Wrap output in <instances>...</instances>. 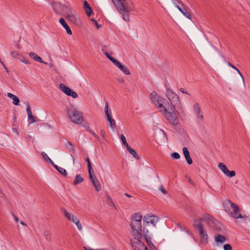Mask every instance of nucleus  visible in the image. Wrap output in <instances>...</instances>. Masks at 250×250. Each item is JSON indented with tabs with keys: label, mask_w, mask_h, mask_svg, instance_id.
<instances>
[{
	"label": "nucleus",
	"mask_w": 250,
	"mask_h": 250,
	"mask_svg": "<svg viewBox=\"0 0 250 250\" xmlns=\"http://www.w3.org/2000/svg\"><path fill=\"white\" fill-rule=\"evenodd\" d=\"M142 215L141 213H134L130 218V228L131 234L133 236H137L140 238H144L150 249L156 250V247L151 242V238L149 230L142 232Z\"/></svg>",
	"instance_id": "1"
},
{
	"label": "nucleus",
	"mask_w": 250,
	"mask_h": 250,
	"mask_svg": "<svg viewBox=\"0 0 250 250\" xmlns=\"http://www.w3.org/2000/svg\"><path fill=\"white\" fill-rule=\"evenodd\" d=\"M115 6L119 13L123 16V19L126 21H129V12L133 11L134 6L131 1L128 0H112Z\"/></svg>",
	"instance_id": "2"
},
{
	"label": "nucleus",
	"mask_w": 250,
	"mask_h": 250,
	"mask_svg": "<svg viewBox=\"0 0 250 250\" xmlns=\"http://www.w3.org/2000/svg\"><path fill=\"white\" fill-rule=\"evenodd\" d=\"M173 108L168 102H167V104L160 109V111L163 113L164 116L170 124L176 126L179 124V120Z\"/></svg>",
	"instance_id": "3"
},
{
	"label": "nucleus",
	"mask_w": 250,
	"mask_h": 250,
	"mask_svg": "<svg viewBox=\"0 0 250 250\" xmlns=\"http://www.w3.org/2000/svg\"><path fill=\"white\" fill-rule=\"evenodd\" d=\"M65 111L70 121L76 124H81L83 121V114L73 105L70 104L65 108Z\"/></svg>",
	"instance_id": "4"
},
{
	"label": "nucleus",
	"mask_w": 250,
	"mask_h": 250,
	"mask_svg": "<svg viewBox=\"0 0 250 250\" xmlns=\"http://www.w3.org/2000/svg\"><path fill=\"white\" fill-rule=\"evenodd\" d=\"M166 94L167 97L170 102L171 106L174 108L177 113L179 115L181 113L183 112L182 105L177 95L169 88L167 89Z\"/></svg>",
	"instance_id": "5"
},
{
	"label": "nucleus",
	"mask_w": 250,
	"mask_h": 250,
	"mask_svg": "<svg viewBox=\"0 0 250 250\" xmlns=\"http://www.w3.org/2000/svg\"><path fill=\"white\" fill-rule=\"evenodd\" d=\"M225 210L228 213H231V216L235 219L244 218L241 214H238L239 208L237 205L232 203L229 200L226 201L223 204Z\"/></svg>",
	"instance_id": "6"
},
{
	"label": "nucleus",
	"mask_w": 250,
	"mask_h": 250,
	"mask_svg": "<svg viewBox=\"0 0 250 250\" xmlns=\"http://www.w3.org/2000/svg\"><path fill=\"white\" fill-rule=\"evenodd\" d=\"M205 222L212 229L217 231L222 230L221 225L220 222L208 213H205Z\"/></svg>",
	"instance_id": "7"
},
{
	"label": "nucleus",
	"mask_w": 250,
	"mask_h": 250,
	"mask_svg": "<svg viewBox=\"0 0 250 250\" xmlns=\"http://www.w3.org/2000/svg\"><path fill=\"white\" fill-rule=\"evenodd\" d=\"M150 98L152 103L157 105L160 109L163 108L168 102L166 99L161 98L155 91L150 93Z\"/></svg>",
	"instance_id": "8"
},
{
	"label": "nucleus",
	"mask_w": 250,
	"mask_h": 250,
	"mask_svg": "<svg viewBox=\"0 0 250 250\" xmlns=\"http://www.w3.org/2000/svg\"><path fill=\"white\" fill-rule=\"evenodd\" d=\"M52 6L54 11L57 14L62 15L63 13H66L65 17L67 18L70 16L71 11L67 6L57 2H52Z\"/></svg>",
	"instance_id": "9"
},
{
	"label": "nucleus",
	"mask_w": 250,
	"mask_h": 250,
	"mask_svg": "<svg viewBox=\"0 0 250 250\" xmlns=\"http://www.w3.org/2000/svg\"><path fill=\"white\" fill-rule=\"evenodd\" d=\"M59 87L60 89L64 92L66 95L68 96H71L73 98H76L78 97V94L75 91H74L72 89L66 86L65 84L63 83H61L59 85Z\"/></svg>",
	"instance_id": "10"
},
{
	"label": "nucleus",
	"mask_w": 250,
	"mask_h": 250,
	"mask_svg": "<svg viewBox=\"0 0 250 250\" xmlns=\"http://www.w3.org/2000/svg\"><path fill=\"white\" fill-rule=\"evenodd\" d=\"M178 2L181 6L176 5V7L186 17L191 20V17L190 13L188 11V8L184 4L181 0H178Z\"/></svg>",
	"instance_id": "11"
},
{
	"label": "nucleus",
	"mask_w": 250,
	"mask_h": 250,
	"mask_svg": "<svg viewBox=\"0 0 250 250\" xmlns=\"http://www.w3.org/2000/svg\"><path fill=\"white\" fill-rule=\"evenodd\" d=\"M89 179L91 181L93 185L97 191H99L101 190V185L99 183L97 177H96L94 172L88 173Z\"/></svg>",
	"instance_id": "12"
},
{
	"label": "nucleus",
	"mask_w": 250,
	"mask_h": 250,
	"mask_svg": "<svg viewBox=\"0 0 250 250\" xmlns=\"http://www.w3.org/2000/svg\"><path fill=\"white\" fill-rule=\"evenodd\" d=\"M218 168L223 172L225 175L229 177H232L235 175L236 173L235 171H229L224 163H220L218 164Z\"/></svg>",
	"instance_id": "13"
},
{
	"label": "nucleus",
	"mask_w": 250,
	"mask_h": 250,
	"mask_svg": "<svg viewBox=\"0 0 250 250\" xmlns=\"http://www.w3.org/2000/svg\"><path fill=\"white\" fill-rule=\"evenodd\" d=\"M152 215L150 214H148L144 216L143 218V228H142V232L145 231V230H149V229L151 230V228L150 227L149 221H150L151 219L152 218Z\"/></svg>",
	"instance_id": "14"
},
{
	"label": "nucleus",
	"mask_w": 250,
	"mask_h": 250,
	"mask_svg": "<svg viewBox=\"0 0 250 250\" xmlns=\"http://www.w3.org/2000/svg\"><path fill=\"white\" fill-rule=\"evenodd\" d=\"M83 8L88 17H90L93 13V9L86 0L83 1Z\"/></svg>",
	"instance_id": "15"
},
{
	"label": "nucleus",
	"mask_w": 250,
	"mask_h": 250,
	"mask_svg": "<svg viewBox=\"0 0 250 250\" xmlns=\"http://www.w3.org/2000/svg\"><path fill=\"white\" fill-rule=\"evenodd\" d=\"M27 108H26V111L28 114V118L29 119L31 120V121L30 122L29 124H32L35 123L36 120V117H35L32 113V111L31 110L30 104L28 103L26 104Z\"/></svg>",
	"instance_id": "16"
},
{
	"label": "nucleus",
	"mask_w": 250,
	"mask_h": 250,
	"mask_svg": "<svg viewBox=\"0 0 250 250\" xmlns=\"http://www.w3.org/2000/svg\"><path fill=\"white\" fill-rule=\"evenodd\" d=\"M183 154L185 156V159L188 165H191L193 163L192 160L190 157L189 152L187 147H184L183 148Z\"/></svg>",
	"instance_id": "17"
},
{
	"label": "nucleus",
	"mask_w": 250,
	"mask_h": 250,
	"mask_svg": "<svg viewBox=\"0 0 250 250\" xmlns=\"http://www.w3.org/2000/svg\"><path fill=\"white\" fill-rule=\"evenodd\" d=\"M193 110L196 113L197 118L200 120H203V115L201 113V108L198 103H195L193 105Z\"/></svg>",
	"instance_id": "18"
},
{
	"label": "nucleus",
	"mask_w": 250,
	"mask_h": 250,
	"mask_svg": "<svg viewBox=\"0 0 250 250\" xmlns=\"http://www.w3.org/2000/svg\"><path fill=\"white\" fill-rule=\"evenodd\" d=\"M60 23L62 25V26L64 27V28L66 30L67 33L68 35L72 34V31L68 25L67 23L66 22L65 20L63 18H61L59 20Z\"/></svg>",
	"instance_id": "19"
},
{
	"label": "nucleus",
	"mask_w": 250,
	"mask_h": 250,
	"mask_svg": "<svg viewBox=\"0 0 250 250\" xmlns=\"http://www.w3.org/2000/svg\"><path fill=\"white\" fill-rule=\"evenodd\" d=\"M29 56L32 59H33L34 60H35L36 62L43 63L45 64H47V62H43L42 61V59L39 56H38L36 53H35L34 52H30Z\"/></svg>",
	"instance_id": "20"
},
{
	"label": "nucleus",
	"mask_w": 250,
	"mask_h": 250,
	"mask_svg": "<svg viewBox=\"0 0 250 250\" xmlns=\"http://www.w3.org/2000/svg\"><path fill=\"white\" fill-rule=\"evenodd\" d=\"M125 75H128L130 74V71L128 69L127 67L125 65H123L119 62V63L116 65Z\"/></svg>",
	"instance_id": "21"
},
{
	"label": "nucleus",
	"mask_w": 250,
	"mask_h": 250,
	"mask_svg": "<svg viewBox=\"0 0 250 250\" xmlns=\"http://www.w3.org/2000/svg\"><path fill=\"white\" fill-rule=\"evenodd\" d=\"M227 240V238L225 236L222 235L221 234H217L215 236V241L216 243H224Z\"/></svg>",
	"instance_id": "22"
},
{
	"label": "nucleus",
	"mask_w": 250,
	"mask_h": 250,
	"mask_svg": "<svg viewBox=\"0 0 250 250\" xmlns=\"http://www.w3.org/2000/svg\"><path fill=\"white\" fill-rule=\"evenodd\" d=\"M108 121V125L112 129H114L116 127V123L114 119L112 118V115L107 117Z\"/></svg>",
	"instance_id": "23"
},
{
	"label": "nucleus",
	"mask_w": 250,
	"mask_h": 250,
	"mask_svg": "<svg viewBox=\"0 0 250 250\" xmlns=\"http://www.w3.org/2000/svg\"><path fill=\"white\" fill-rule=\"evenodd\" d=\"M194 227L198 229V232L200 237L207 232L205 230L202 223L195 224Z\"/></svg>",
	"instance_id": "24"
},
{
	"label": "nucleus",
	"mask_w": 250,
	"mask_h": 250,
	"mask_svg": "<svg viewBox=\"0 0 250 250\" xmlns=\"http://www.w3.org/2000/svg\"><path fill=\"white\" fill-rule=\"evenodd\" d=\"M53 167L63 176L66 177L67 176V173L64 168L60 167L57 165H55V164L53 166Z\"/></svg>",
	"instance_id": "25"
},
{
	"label": "nucleus",
	"mask_w": 250,
	"mask_h": 250,
	"mask_svg": "<svg viewBox=\"0 0 250 250\" xmlns=\"http://www.w3.org/2000/svg\"><path fill=\"white\" fill-rule=\"evenodd\" d=\"M83 180V178L81 176L80 174H77L76 175L75 179L73 182V185L76 186L80 183H82Z\"/></svg>",
	"instance_id": "26"
},
{
	"label": "nucleus",
	"mask_w": 250,
	"mask_h": 250,
	"mask_svg": "<svg viewBox=\"0 0 250 250\" xmlns=\"http://www.w3.org/2000/svg\"><path fill=\"white\" fill-rule=\"evenodd\" d=\"M129 153L133 156V157L137 160L139 159V155L136 153V151L131 147L129 146L126 147Z\"/></svg>",
	"instance_id": "27"
},
{
	"label": "nucleus",
	"mask_w": 250,
	"mask_h": 250,
	"mask_svg": "<svg viewBox=\"0 0 250 250\" xmlns=\"http://www.w3.org/2000/svg\"><path fill=\"white\" fill-rule=\"evenodd\" d=\"M152 218L150 220V221H149V225L150 226L151 225V228L152 229H154L156 227V223L159 221V218L158 217L152 215Z\"/></svg>",
	"instance_id": "28"
},
{
	"label": "nucleus",
	"mask_w": 250,
	"mask_h": 250,
	"mask_svg": "<svg viewBox=\"0 0 250 250\" xmlns=\"http://www.w3.org/2000/svg\"><path fill=\"white\" fill-rule=\"evenodd\" d=\"M42 156L43 159L46 161V162L51 164L52 166L54 165V163L44 152H42Z\"/></svg>",
	"instance_id": "29"
},
{
	"label": "nucleus",
	"mask_w": 250,
	"mask_h": 250,
	"mask_svg": "<svg viewBox=\"0 0 250 250\" xmlns=\"http://www.w3.org/2000/svg\"><path fill=\"white\" fill-rule=\"evenodd\" d=\"M16 59L19 60L21 62L25 63V64H30V62L29 60H26L24 56H23L21 54H18V56L17 57Z\"/></svg>",
	"instance_id": "30"
},
{
	"label": "nucleus",
	"mask_w": 250,
	"mask_h": 250,
	"mask_svg": "<svg viewBox=\"0 0 250 250\" xmlns=\"http://www.w3.org/2000/svg\"><path fill=\"white\" fill-rule=\"evenodd\" d=\"M104 112L106 117L112 115L111 109L108 108V102H105L104 106Z\"/></svg>",
	"instance_id": "31"
},
{
	"label": "nucleus",
	"mask_w": 250,
	"mask_h": 250,
	"mask_svg": "<svg viewBox=\"0 0 250 250\" xmlns=\"http://www.w3.org/2000/svg\"><path fill=\"white\" fill-rule=\"evenodd\" d=\"M201 243L203 244H206L208 242V236L207 233H205L204 235L200 237Z\"/></svg>",
	"instance_id": "32"
},
{
	"label": "nucleus",
	"mask_w": 250,
	"mask_h": 250,
	"mask_svg": "<svg viewBox=\"0 0 250 250\" xmlns=\"http://www.w3.org/2000/svg\"><path fill=\"white\" fill-rule=\"evenodd\" d=\"M66 147L68 148L71 152L74 153L75 149L74 148V147L72 144L70 142L68 141L67 143L65 144Z\"/></svg>",
	"instance_id": "33"
},
{
	"label": "nucleus",
	"mask_w": 250,
	"mask_h": 250,
	"mask_svg": "<svg viewBox=\"0 0 250 250\" xmlns=\"http://www.w3.org/2000/svg\"><path fill=\"white\" fill-rule=\"evenodd\" d=\"M62 210L64 215V216L67 218L68 220H71V217L72 216V214L69 213L67 211V210L65 208H62Z\"/></svg>",
	"instance_id": "34"
},
{
	"label": "nucleus",
	"mask_w": 250,
	"mask_h": 250,
	"mask_svg": "<svg viewBox=\"0 0 250 250\" xmlns=\"http://www.w3.org/2000/svg\"><path fill=\"white\" fill-rule=\"evenodd\" d=\"M86 161L87 164V167H88V173H91L92 172H93L94 170L93 169L92 165L91 164L90 161L88 157H87L86 159Z\"/></svg>",
	"instance_id": "35"
},
{
	"label": "nucleus",
	"mask_w": 250,
	"mask_h": 250,
	"mask_svg": "<svg viewBox=\"0 0 250 250\" xmlns=\"http://www.w3.org/2000/svg\"><path fill=\"white\" fill-rule=\"evenodd\" d=\"M228 65L230 67H231V68H233L234 69H235L238 73V74L241 76V77H242V79H243V82L244 83V79L241 74V73L240 72V71H239V70L234 65H233L231 63H230V62H228Z\"/></svg>",
	"instance_id": "36"
},
{
	"label": "nucleus",
	"mask_w": 250,
	"mask_h": 250,
	"mask_svg": "<svg viewBox=\"0 0 250 250\" xmlns=\"http://www.w3.org/2000/svg\"><path fill=\"white\" fill-rule=\"evenodd\" d=\"M120 139L123 143V145L125 146V147H127L128 146H129L125 136L123 134H121Z\"/></svg>",
	"instance_id": "37"
},
{
	"label": "nucleus",
	"mask_w": 250,
	"mask_h": 250,
	"mask_svg": "<svg viewBox=\"0 0 250 250\" xmlns=\"http://www.w3.org/2000/svg\"><path fill=\"white\" fill-rule=\"evenodd\" d=\"M106 203L110 206L113 207L115 206L111 198L108 195L106 196Z\"/></svg>",
	"instance_id": "38"
},
{
	"label": "nucleus",
	"mask_w": 250,
	"mask_h": 250,
	"mask_svg": "<svg viewBox=\"0 0 250 250\" xmlns=\"http://www.w3.org/2000/svg\"><path fill=\"white\" fill-rule=\"evenodd\" d=\"M20 100L19 98L16 96V97L13 99V104L16 105H19Z\"/></svg>",
	"instance_id": "39"
},
{
	"label": "nucleus",
	"mask_w": 250,
	"mask_h": 250,
	"mask_svg": "<svg viewBox=\"0 0 250 250\" xmlns=\"http://www.w3.org/2000/svg\"><path fill=\"white\" fill-rule=\"evenodd\" d=\"M88 131L95 137V138L97 139L98 141L100 142V138L93 131H92V130H88Z\"/></svg>",
	"instance_id": "40"
},
{
	"label": "nucleus",
	"mask_w": 250,
	"mask_h": 250,
	"mask_svg": "<svg viewBox=\"0 0 250 250\" xmlns=\"http://www.w3.org/2000/svg\"><path fill=\"white\" fill-rule=\"evenodd\" d=\"M171 157L174 159H178L180 158V154L177 152H173L171 154Z\"/></svg>",
	"instance_id": "41"
},
{
	"label": "nucleus",
	"mask_w": 250,
	"mask_h": 250,
	"mask_svg": "<svg viewBox=\"0 0 250 250\" xmlns=\"http://www.w3.org/2000/svg\"><path fill=\"white\" fill-rule=\"evenodd\" d=\"M224 250H232V247L229 244H226L224 245Z\"/></svg>",
	"instance_id": "42"
},
{
	"label": "nucleus",
	"mask_w": 250,
	"mask_h": 250,
	"mask_svg": "<svg viewBox=\"0 0 250 250\" xmlns=\"http://www.w3.org/2000/svg\"><path fill=\"white\" fill-rule=\"evenodd\" d=\"M19 53L15 51H11V53H10V55L11 56L13 57V58H16L18 56Z\"/></svg>",
	"instance_id": "43"
},
{
	"label": "nucleus",
	"mask_w": 250,
	"mask_h": 250,
	"mask_svg": "<svg viewBox=\"0 0 250 250\" xmlns=\"http://www.w3.org/2000/svg\"><path fill=\"white\" fill-rule=\"evenodd\" d=\"M44 236L45 237V238H46L47 240H50V238H51V236L49 233L48 231H45L44 232Z\"/></svg>",
	"instance_id": "44"
},
{
	"label": "nucleus",
	"mask_w": 250,
	"mask_h": 250,
	"mask_svg": "<svg viewBox=\"0 0 250 250\" xmlns=\"http://www.w3.org/2000/svg\"><path fill=\"white\" fill-rule=\"evenodd\" d=\"M75 224L77 226V228L79 230H82L83 227H82V224H81L80 221L77 222Z\"/></svg>",
	"instance_id": "45"
},
{
	"label": "nucleus",
	"mask_w": 250,
	"mask_h": 250,
	"mask_svg": "<svg viewBox=\"0 0 250 250\" xmlns=\"http://www.w3.org/2000/svg\"><path fill=\"white\" fill-rule=\"evenodd\" d=\"M110 61L115 65L116 66L119 63V62L114 58L113 57L111 58Z\"/></svg>",
	"instance_id": "46"
},
{
	"label": "nucleus",
	"mask_w": 250,
	"mask_h": 250,
	"mask_svg": "<svg viewBox=\"0 0 250 250\" xmlns=\"http://www.w3.org/2000/svg\"><path fill=\"white\" fill-rule=\"evenodd\" d=\"M159 189L163 194H166L167 193V190L164 188L163 186H161Z\"/></svg>",
	"instance_id": "47"
},
{
	"label": "nucleus",
	"mask_w": 250,
	"mask_h": 250,
	"mask_svg": "<svg viewBox=\"0 0 250 250\" xmlns=\"http://www.w3.org/2000/svg\"><path fill=\"white\" fill-rule=\"evenodd\" d=\"M92 21L94 22V24H95L97 28H100L102 27V25L98 24L97 21L94 19H92Z\"/></svg>",
	"instance_id": "48"
},
{
	"label": "nucleus",
	"mask_w": 250,
	"mask_h": 250,
	"mask_svg": "<svg viewBox=\"0 0 250 250\" xmlns=\"http://www.w3.org/2000/svg\"><path fill=\"white\" fill-rule=\"evenodd\" d=\"M7 95L9 98L12 100L16 97V95L13 94L11 93H8Z\"/></svg>",
	"instance_id": "49"
},
{
	"label": "nucleus",
	"mask_w": 250,
	"mask_h": 250,
	"mask_svg": "<svg viewBox=\"0 0 250 250\" xmlns=\"http://www.w3.org/2000/svg\"><path fill=\"white\" fill-rule=\"evenodd\" d=\"M100 134H101V135L102 136V137L105 139V132L104 130H101L100 131Z\"/></svg>",
	"instance_id": "50"
},
{
	"label": "nucleus",
	"mask_w": 250,
	"mask_h": 250,
	"mask_svg": "<svg viewBox=\"0 0 250 250\" xmlns=\"http://www.w3.org/2000/svg\"><path fill=\"white\" fill-rule=\"evenodd\" d=\"M1 65H2V66L3 67V68L5 69V70H6V71L7 72V73H9V70L8 69V68L6 67V66H5V64L1 61H0Z\"/></svg>",
	"instance_id": "51"
},
{
	"label": "nucleus",
	"mask_w": 250,
	"mask_h": 250,
	"mask_svg": "<svg viewBox=\"0 0 250 250\" xmlns=\"http://www.w3.org/2000/svg\"><path fill=\"white\" fill-rule=\"evenodd\" d=\"M205 216V214H204L203 216L202 217H199L198 219H197V220H198V221L199 222H201L203 221H205V219L204 218V217Z\"/></svg>",
	"instance_id": "52"
},
{
	"label": "nucleus",
	"mask_w": 250,
	"mask_h": 250,
	"mask_svg": "<svg viewBox=\"0 0 250 250\" xmlns=\"http://www.w3.org/2000/svg\"><path fill=\"white\" fill-rule=\"evenodd\" d=\"M180 91L182 93H185V94H186L189 95V94L188 92H187V91H185V89H184V88H180Z\"/></svg>",
	"instance_id": "53"
},
{
	"label": "nucleus",
	"mask_w": 250,
	"mask_h": 250,
	"mask_svg": "<svg viewBox=\"0 0 250 250\" xmlns=\"http://www.w3.org/2000/svg\"><path fill=\"white\" fill-rule=\"evenodd\" d=\"M78 221H79V219L75 217L73 220H72L71 222H72L76 224Z\"/></svg>",
	"instance_id": "54"
},
{
	"label": "nucleus",
	"mask_w": 250,
	"mask_h": 250,
	"mask_svg": "<svg viewBox=\"0 0 250 250\" xmlns=\"http://www.w3.org/2000/svg\"><path fill=\"white\" fill-rule=\"evenodd\" d=\"M12 131L15 133H16L17 135L19 134V133H18V130L17 128H12Z\"/></svg>",
	"instance_id": "55"
},
{
	"label": "nucleus",
	"mask_w": 250,
	"mask_h": 250,
	"mask_svg": "<svg viewBox=\"0 0 250 250\" xmlns=\"http://www.w3.org/2000/svg\"><path fill=\"white\" fill-rule=\"evenodd\" d=\"M199 223H201L199 222L198 221V220H194V221H193V227H194V224H199Z\"/></svg>",
	"instance_id": "56"
},
{
	"label": "nucleus",
	"mask_w": 250,
	"mask_h": 250,
	"mask_svg": "<svg viewBox=\"0 0 250 250\" xmlns=\"http://www.w3.org/2000/svg\"><path fill=\"white\" fill-rule=\"evenodd\" d=\"M118 81L119 82L123 83L124 82V79L123 78L118 79Z\"/></svg>",
	"instance_id": "57"
},
{
	"label": "nucleus",
	"mask_w": 250,
	"mask_h": 250,
	"mask_svg": "<svg viewBox=\"0 0 250 250\" xmlns=\"http://www.w3.org/2000/svg\"><path fill=\"white\" fill-rule=\"evenodd\" d=\"M70 156H71V157H72V159L73 164H75V157L72 154H71Z\"/></svg>",
	"instance_id": "58"
},
{
	"label": "nucleus",
	"mask_w": 250,
	"mask_h": 250,
	"mask_svg": "<svg viewBox=\"0 0 250 250\" xmlns=\"http://www.w3.org/2000/svg\"><path fill=\"white\" fill-rule=\"evenodd\" d=\"M188 182L191 185H194L193 181L190 178L188 179Z\"/></svg>",
	"instance_id": "59"
},
{
	"label": "nucleus",
	"mask_w": 250,
	"mask_h": 250,
	"mask_svg": "<svg viewBox=\"0 0 250 250\" xmlns=\"http://www.w3.org/2000/svg\"><path fill=\"white\" fill-rule=\"evenodd\" d=\"M14 219H15V221H16V222H18V221H19V218H18L17 216H15V215H14Z\"/></svg>",
	"instance_id": "60"
},
{
	"label": "nucleus",
	"mask_w": 250,
	"mask_h": 250,
	"mask_svg": "<svg viewBox=\"0 0 250 250\" xmlns=\"http://www.w3.org/2000/svg\"><path fill=\"white\" fill-rule=\"evenodd\" d=\"M104 54L106 56L107 58H108L110 56V54L107 52H105Z\"/></svg>",
	"instance_id": "61"
},
{
	"label": "nucleus",
	"mask_w": 250,
	"mask_h": 250,
	"mask_svg": "<svg viewBox=\"0 0 250 250\" xmlns=\"http://www.w3.org/2000/svg\"><path fill=\"white\" fill-rule=\"evenodd\" d=\"M125 195L126 196H127L128 197H131V196L130 195H129V194H128V193H125Z\"/></svg>",
	"instance_id": "62"
},
{
	"label": "nucleus",
	"mask_w": 250,
	"mask_h": 250,
	"mask_svg": "<svg viewBox=\"0 0 250 250\" xmlns=\"http://www.w3.org/2000/svg\"><path fill=\"white\" fill-rule=\"evenodd\" d=\"M21 224L22 225L24 226H27V225H26L25 223H24V222H22V221L21 222Z\"/></svg>",
	"instance_id": "63"
},
{
	"label": "nucleus",
	"mask_w": 250,
	"mask_h": 250,
	"mask_svg": "<svg viewBox=\"0 0 250 250\" xmlns=\"http://www.w3.org/2000/svg\"><path fill=\"white\" fill-rule=\"evenodd\" d=\"M84 249H85V250H93L91 248H85V247H84Z\"/></svg>",
	"instance_id": "64"
}]
</instances>
